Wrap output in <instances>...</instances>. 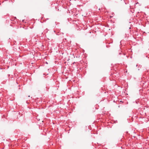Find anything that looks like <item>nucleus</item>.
Returning <instances> with one entry per match:
<instances>
[{
    "label": "nucleus",
    "mask_w": 149,
    "mask_h": 149,
    "mask_svg": "<svg viewBox=\"0 0 149 149\" xmlns=\"http://www.w3.org/2000/svg\"><path fill=\"white\" fill-rule=\"evenodd\" d=\"M120 1H123V2L124 3V0H120Z\"/></svg>",
    "instance_id": "nucleus-1"
}]
</instances>
